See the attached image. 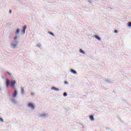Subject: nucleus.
Here are the masks:
<instances>
[{"label":"nucleus","mask_w":131,"mask_h":131,"mask_svg":"<svg viewBox=\"0 0 131 131\" xmlns=\"http://www.w3.org/2000/svg\"><path fill=\"white\" fill-rule=\"evenodd\" d=\"M17 38H18L17 36H15L14 38V40H16V39H17Z\"/></svg>","instance_id":"21"},{"label":"nucleus","mask_w":131,"mask_h":131,"mask_svg":"<svg viewBox=\"0 0 131 131\" xmlns=\"http://www.w3.org/2000/svg\"><path fill=\"white\" fill-rule=\"evenodd\" d=\"M6 82V87L7 88H9V85H10V80L9 79H7Z\"/></svg>","instance_id":"3"},{"label":"nucleus","mask_w":131,"mask_h":131,"mask_svg":"<svg viewBox=\"0 0 131 131\" xmlns=\"http://www.w3.org/2000/svg\"><path fill=\"white\" fill-rule=\"evenodd\" d=\"M9 13H10V14H12V10H10V11H9Z\"/></svg>","instance_id":"23"},{"label":"nucleus","mask_w":131,"mask_h":131,"mask_svg":"<svg viewBox=\"0 0 131 131\" xmlns=\"http://www.w3.org/2000/svg\"><path fill=\"white\" fill-rule=\"evenodd\" d=\"M0 121H1V122H4V119L2 118H0Z\"/></svg>","instance_id":"15"},{"label":"nucleus","mask_w":131,"mask_h":131,"mask_svg":"<svg viewBox=\"0 0 131 131\" xmlns=\"http://www.w3.org/2000/svg\"><path fill=\"white\" fill-rule=\"evenodd\" d=\"M31 96H32V97H33V96H34V93H31Z\"/></svg>","instance_id":"17"},{"label":"nucleus","mask_w":131,"mask_h":131,"mask_svg":"<svg viewBox=\"0 0 131 131\" xmlns=\"http://www.w3.org/2000/svg\"><path fill=\"white\" fill-rule=\"evenodd\" d=\"M51 90H52L53 91H55L56 92H58L59 91V89L55 87H52Z\"/></svg>","instance_id":"6"},{"label":"nucleus","mask_w":131,"mask_h":131,"mask_svg":"<svg viewBox=\"0 0 131 131\" xmlns=\"http://www.w3.org/2000/svg\"><path fill=\"white\" fill-rule=\"evenodd\" d=\"M13 97L14 98H16V97H17V91L15 90L13 94Z\"/></svg>","instance_id":"7"},{"label":"nucleus","mask_w":131,"mask_h":131,"mask_svg":"<svg viewBox=\"0 0 131 131\" xmlns=\"http://www.w3.org/2000/svg\"><path fill=\"white\" fill-rule=\"evenodd\" d=\"M7 74H8V75H11V73H9V72H7Z\"/></svg>","instance_id":"22"},{"label":"nucleus","mask_w":131,"mask_h":131,"mask_svg":"<svg viewBox=\"0 0 131 131\" xmlns=\"http://www.w3.org/2000/svg\"><path fill=\"white\" fill-rule=\"evenodd\" d=\"M42 116H47V115H46V114H43V115H42Z\"/></svg>","instance_id":"24"},{"label":"nucleus","mask_w":131,"mask_h":131,"mask_svg":"<svg viewBox=\"0 0 131 131\" xmlns=\"http://www.w3.org/2000/svg\"><path fill=\"white\" fill-rule=\"evenodd\" d=\"M95 38L98 39V40H101V38L99 37L98 36H95Z\"/></svg>","instance_id":"11"},{"label":"nucleus","mask_w":131,"mask_h":131,"mask_svg":"<svg viewBox=\"0 0 131 131\" xmlns=\"http://www.w3.org/2000/svg\"><path fill=\"white\" fill-rule=\"evenodd\" d=\"M114 32H115V33H118V31H117V30H115V31H114Z\"/></svg>","instance_id":"20"},{"label":"nucleus","mask_w":131,"mask_h":131,"mask_svg":"<svg viewBox=\"0 0 131 131\" xmlns=\"http://www.w3.org/2000/svg\"><path fill=\"white\" fill-rule=\"evenodd\" d=\"M16 83H17V82H16V81L15 80H13L12 81H11V86L12 89H14V90H15V84H16Z\"/></svg>","instance_id":"1"},{"label":"nucleus","mask_w":131,"mask_h":131,"mask_svg":"<svg viewBox=\"0 0 131 131\" xmlns=\"http://www.w3.org/2000/svg\"><path fill=\"white\" fill-rule=\"evenodd\" d=\"M27 28V26L25 25L24 27H23V34H25V31L26 30Z\"/></svg>","instance_id":"5"},{"label":"nucleus","mask_w":131,"mask_h":131,"mask_svg":"<svg viewBox=\"0 0 131 131\" xmlns=\"http://www.w3.org/2000/svg\"><path fill=\"white\" fill-rule=\"evenodd\" d=\"M49 34H50V35H52V36H54V33L49 32Z\"/></svg>","instance_id":"14"},{"label":"nucleus","mask_w":131,"mask_h":131,"mask_svg":"<svg viewBox=\"0 0 131 131\" xmlns=\"http://www.w3.org/2000/svg\"><path fill=\"white\" fill-rule=\"evenodd\" d=\"M21 94H24V93H25L24 88H23V87L21 88Z\"/></svg>","instance_id":"10"},{"label":"nucleus","mask_w":131,"mask_h":131,"mask_svg":"<svg viewBox=\"0 0 131 131\" xmlns=\"http://www.w3.org/2000/svg\"><path fill=\"white\" fill-rule=\"evenodd\" d=\"M90 119L91 120V121H94V120H95V119L94 118V116L93 115L90 116Z\"/></svg>","instance_id":"8"},{"label":"nucleus","mask_w":131,"mask_h":131,"mask_svg":"<svg viewBox=\"0 0 131 131\" xmlns=\"http://www.w3.org/2000/svg\"><path fill=\"white\" fill-rule=\"evenodd\" d=\"M71 72L73 73V74H76L77 72L74 70H71Z\"/></svg>","instance_id":"9"},{"label":"nucleus","mask_w":131,"mask_h":131,"mask_svg":"<svg viewBox=\"0 0 131 131\" xmlns=\"http://www.w3.org/2000/svg\"><path fill=\"white\" fill-rule=\"evenodd\" d=\"M28 106L29 108H31V109H34V105L33 103H30L28 104Z\"/></svg>","instance_id":"2"},{"label":"nucleus","mask_w":131,"mask_h":131,"mask_svg":"<svg viewBox=\"0 0 131 131\" xmlns=\"http://www.w3.org/2000/svg\"><path fill=\"white\" fill-rule=\"evenodd\" d=\"M63 96H64V97L67 96V93H64L63 94Z\"/></svg>","instance_id":"18"},{"label":"nucleus","mask_w":131,"mask_h":131,"mask_svg":"<svg viewBox=\"0 0 131 131\" xmlns=\"http://www.w3.org/2000/svg\"><path fill=\"white\" fill-rule=\"evenodd\" d=\"M18 45V42H17L16 43H12L11 44V46L13 48V49H16V48H17V45Z\"/></svg>","instance_id":"4"},{"label":"nucleus","mask_w":131,"mask_h":131,"mask_svg":"<svg viewBox=\"0 0 131 131\" xmlns=\"http://www.w3.org/2000/svg\"><path fill=\"white\" fill-rule=\"evenodd\" d=\"M128 27H131V23L130 22L128 23Z\"/></svg>","instance_id":"16"},{"label":"nucleus","mask_w":131,"mask_h":131,"mask_svg":"<svg viewBox=\"0 0 131 131\" xmlns=\"http://www.w3.org/2000/svg\"><path fill=\"white\" fill-rule=\"evenodd\" d=\"M19 32H20V30L18 29L15 32V34H18V33H19Z\"/></svg>","instance_id":"13"},{"label":"nucleus","mask_w":131,"mask_h":131,"mask_svg":"<svg viewBox=\"0 0 131 131\" xmlns=\"http://www.w3.org/2000/svg\"><path fill=\"white\" fill-rule=\"evenodd\" d=\"M80 53H81V54H85V53L84 52V51H83V50H82V49H80Z\"/></svg>","instance_id":"12"},{"label":"nucleus","mask_w":131,"mask_h":131,"mask_svg":"<svg viewBox=\"0 0 131 131\" xmlns=\"http://www.w3.org/2000/svg\"><path fill=\"white\" fill-rule=\"evenodd\" d=\"M64 84H68V82L65 81L64 82Z\"/></svg>","instance_id":"19"}]
</instances>
